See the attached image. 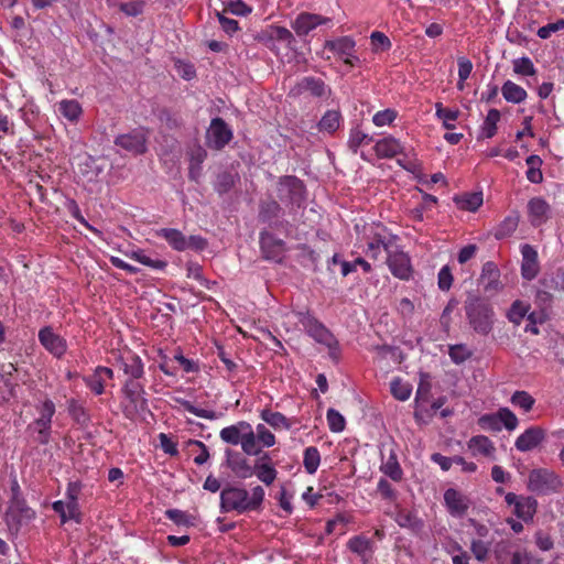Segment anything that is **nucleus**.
I'll return each mask as SVG.
<instances>
[{
  "instance_id": "5fc2aeb1",
  "label": "nucleus",
  "mask_w": 564,
  "mask_h": 564,
  "mask_svg": "<svg viewBox=\"0 0 564 564\" xmlns=\"http://www.w3.org/2000/svg\"><path fill=\"white\" fill-rule=\"evenodd\" d=\"M498 564H531L532 556L527 551H514L511 553L510 560L503 558L501 555L497 557Z\"/></svg>"
},
{
  "instance_id": "dca6fc26",
  "label": "nucleus",
  "mask_w": 564,
  "mask_h": 564,
  "mask_svg": "<svg viewBox=\"0 0 564 564\" xmlns=\"http://www.w3.org/2000/svg\"><path fill=\"white\" fill-rule=\"evenodd\" d=\"M387 264L390 272L400 280H409L412 275L410 257L403 251H389Z\"/></svg>"
},
{
  "instance_id": "e433bc0d",
  "label": "nucleus",
  "mask_w": 564,
  "mask_h": 564,
  "mask_svg": "<svg viewBox=\"0 0 564 564\" xmlns=\"http://www.w3.org/2000/svg\"><path fill=\"white\" fill-rule=\"evenodd\" d=\"M321 464V454L315 446H308L303 454V465L307 474L314 475Z\"/></svg>"
},
{
  "instance_id": "72a5a7b5",
  "label": "nucleus",
  "mask_w": 564,
  "mask_h": 564,
  "mask_svg": "<svg viewBox=\"0 0 564 564\" xmlns=\"http://www.w3.org/2000/svg\"><path fill=\"white\" fill-rule=\"evenodd\" d=\"M500 120V112L497 109H490L480 126V138L490 139L497 132V124Z\"/></svg>"
},
{
  "instance_id": "ddd939ff",
  "label": "nucleus",
  "mask_w": 564,
  "mask_h": 564,
  "mask_svg": "<svg viewBox=\"0 0 564 564\" xmlns=\"http://www.w3.org/2000/svg\"><path fill=\"white\" fill-rule=\"evenodd\" d=\"M329 18L319 14L302 12L291 21V28L297 36H305L319 25L328 24Z\"/></svg>"
},
{
  "instance_id": "39448f33",
  "label": "nucleus",
  "mask_w": 564,
  "mask_h": 564,
  "mask_svg": "<svg viewBox=\"0 0 564 564\" xmlns=\"http://www.w3.org/2000/svg\"><path fill=\"white\" fill-rule=\"evenodd\" d=\"M35 516V511L26 505L25 500L14 495L10 500L4 520L9 530L18 531L22 525L34 520Z\"/></svg>"
},
{
  "instance_id": "37998d69",
  "label": "nucleus",
  "mask_w": 564,
  "mask_h": 564,
  "mask_svg": "<svg viewBox=\"0 0 564 564\" xmlns=\"http://www.w3.org/2000/svg\"><path fill=\"white\" fill-rule=\"evenodd\" d=\"M253 432L256 436V444L261 449L263 447H272L275 444L274 434L264 424H258Z\"/></svg>"
},
{
  "instance_id": "2f4dec72",
  "label": "nucleus",
  "mask_w": 564,
  "mask_h": 564,
  "mask_svg": "<svg viewBox=\"0 0 564 564\" xmlns=\"http://www.w3.org/2000/svg\"><path fill=\"white\" fill-rule=\"evenodd\" d=\"M58 112L68 121L76 122L83 113L80 104L74 99H64L57 105Z\"/></svg>"
},
{
  "instance_id": "49530a36",
  "label": "nucleus",
  "mask_w": 564,
  "mask_h": 564,
  "mask_svg": "<svg viewBox=\"0 0 564 564\" xmlns=\"http://www.w3.org/2000/svg\"><path fill=\"white\" fill-rule=\"evenodd\" d=\"M499 271L496 265L491 262H487L482 267V280L488 279L486 282L485 290H496L499 286L498 282Z\"/></svg>"
},
{
  "instance_id": "cd10ccee",
  "label": "nucleus",
  "mask_w": 564,
  "mask_h": 564,
  "mask_svg": "<svg viewBox=\"0 0 564 564\" xmlns=\"http://www.w3.org/2000/svg\"><path fill=\"white\" fill-rule=\"evenodd\" d=\"M467 446L473 456L492 457L496 452L494 443L485 435L473 436Z\"/></svg>"
},
{
  "instance_id": "ea45409f",
  "label": "nucleus",
  "mask_w": 564,
  "mask_h": 564,
  "mask_svg": "<svg viewBox=\"0 0 564 564\" xmlns=\"http://www.w3.org/2000/svg\"><path fill=\"white\" fill-rule=\"evenodd\" d=\"M254 475L261 482L270 486L276 479L278 471L271 464L258 462L254 465Z\"/></svg>"
},
{
  "instance_id": "473e14b6",
  "label": "nucleus",
  "mask_w": 564,
  "mask_h": 564,
  "mask_svg": "<svg viewBox=\"0 0 564 564\" xmlns=\"http://www.w3.org/2000/svg\"><path fill=\"white\" fill-rule=\"evenodd\" d=\"M501 94L508 102L520 104L525 100L527 91L518 84L507 80L501 87Z\"/></svg>"
},
{
  "instance_id": "9b49d317",
  "label": "nucleus",
  "mask_w": 564,
  "mask_h": 564,
  "mask_svg": "<svg viewBox=\"0 0 564 564\" xmlns=\"http://www.w3.org/2000/svg\"><path fill=\"white\" fill-rule=\"evenodd\" d=\"M232 139V130L221 118H214L206 132V144L210 149L220 150Z\"/></svg>"
},
{
  "instance_id": "bb28decb",
  "label": "nucleus",
  "mask_w": 564,
  "mask_h": 564,
  "mask_svg": "<svg viewBox=\"0 0 564 564\" xmlns=\"http://www.w3.org/2000/svg\"><path fill=\"white\" fill-rule=\"evenodd\" d=\"M155 236L161 237L176 251H184L188 249L187 238L174 228H161L155 230Z\"/></svg>"
},
{
  "instance_id": "c03bdc74",
  "label": "nucleus",
  "mask_w": 564,
  "mask_h": 564,
  "mask_svg": "<svg viewBox=\"0 0 564 564\" xmlns=\"http://www.w3.org/2000/svg\"><path fill=\"white\" fill-rule=\"evenodd\" d=\"M122 368L126 375L138 379L143 375V364L139 356L131 355L126 360L122 361Z\"/></svg>"
},
{
  "instance_id": "aec40b11",
  "label": "nucleus",
  "mask_w": 564,
  "mask_h": 564,
  "mask_svg": "<svg viewBox=\"0 0 564 564\" xmlns=\"http://www.w3.org/2000/svg\"><path fill=\"white\" fill-rule=\"evenodd\" d=\"M326 47L336 53L345 64L354 66L358 62L355 55V41L348 36L326 43Z\"/></svg>"
},
{
  "instance_id": "680f3d73",
  "label": "nucleus",
  "mask_w": 564,
  "mask_h": 564,
  "mask_svg": "<svg viewBox=\"0 0 564 564\" xmlns=\"http://www.w3.org/2000/svg\"><path fill=\"white\" fill-rule=\"evenodd\" d=\"M370 40L376 51H388L391 47L389 37L382 32H372Z\"/></svg>"
},
{
  "instance_id": "f257e3e1",
  "label": "nucleus",
  "mask_w": 564,
  "mask_h": 564,
  "mask_svg": "<svg viewBox=\"0 0 564 564\" xmlns=\"http://www.w3.org/2000/svg\"><path fill=\"white\" fill-rule=\"evenodd\" d=\"M264 495L261 486L253 487L250 492L240 487H227L220 492V510L238 513L258 510L264 500Z\"/></svg>"
},
{
  "instance_id": "8fccbe9b",
  "label": "nucleus",
  "mask_w": 564,
  "mask_h": 564,
  "mask_svg": "<svg viewBox=\"0 0 564 564\" xmlns=\"http://www.w3.org/2000/svg\"><path fill=\"white\" fill-rule=\"evenodd\" d=\"M348 547L351 552L364 556L370 551V541L365 536L357 535L348 541Z\"/></svg>"
},
{
  "instance_id": "7ed1b4c3",
  "label": "nucleus",
  "mask_w": 564,
  "mask_h": 564,
  "mask_svg": "<svg viewBox=\"0 0 564 564\" xmlns=\"http://www.w3.org/2000/svg\"><path fill=\"white\" fill-rule=\"evenodd\" d=\"M219 437L223 442L230 445L240 444L241 449L247 455L257 456L261 453V448L256 444L253 429L246 421L224 427L219 433Z\"/></svg>"
},
{
  "instance_id": "6e6d98bb",
  "label": "nucleus",
  "mask_w": 564,
  "mask_h": 564,
  "mask_svg": "<svg viewBox=\"0 0 564 564\" xmlns=\"http://www.w3.org/2000/svg\"><path fill=\"white\" fill-rule=\"evenodd\" d=\"M398 113L393 109H384L378 111L372 117V122L377 127L390 126L397 118Z\"/></svg>"
},
{
  "instance_id": "052dcab7",
  "label": "nucleus",
  "mask_w": 564,
  "mask_h": 564,
  "mask_svg": "<svg viewBox=\"0 0 564 564\" xmlns=\"http://www.w3.org/2000/svg\"><path fill=\"white\" fill-rule=\"evenodd\" d=\"M448 354L455 364H462L470 357V351L465 345L451 346Z\"/></svg>"
},
{
  "instance_id": "7c9ffc66",
  "label": "nucleus",
  "mask_w": 564,
  "mask_h": 564,
  "mask_svg": "<svg viewBox=\"0 0 564 564\" xmlns=\"http://www.w3.org/2000/svg\"><path fill=\"white\" fill-rule=\"evenodd\" d=\"M206 151L200 147H194L189 152V177L198 181L202 175V163L206 159Z\"/></svg>"
},
{
  "instance_id": "e2e57ef3",
  "label": "nucleus",
  "mask_w": 564,
  "mask_h": 564,
  "mask_svg": "<svg viewBox=\"0 0 564 564\" xmlns=\"http://www.w3.org/2000/svg\"><path fill=\"white\" fill-rule=\"evenodd\" d=\"M564 30V19H560L556 22L549 23L538 30V36L540 39H549L553 33Z\"/></svg>"
},
{
  "instance_id": "0e129e2a",
  "label": "nucleus",
  "mask_w": 564,
  "mask_h": 564,
  "mask_svg": "<svg viewBox=\"0 0 564 564\" xmlns=\"http://www.w3.org/2000/svg\"><path fill=\"white\" fill-rule=\"evenodd\" d=\"M165 516L167 519L173 521L177 525H189L192 524V521L189 519V516L178 509H169L165 512Z\"/></svg>"
},
{
  "instance_id": "3c124183",
  "label": "nucleus",
  "mask_w": 564,
  "mask_h": 564,
  "mask_svg": "<svg viewBox=\"0 0 564 564\" xmlns=\"http://www.w3.org/2000/svg\"><path fill=\"white\" fill-rule=\"evenodd\" d=\"M302 87L317 97H322L327 93V87L323 80L313 77H306L302 80Z\"/></svg>"
},
{
  "instance_id": "4468645a",
  "label": "nucleus",
  "mask_w": 564,
  "mask_h": 564,
  "mask_svg": "<svg viewBox=\"0 0 564 564\" xmlns=\"http://www.w3.org/2000/svg\"><path fill=\"white\" fill-rule=\"evenodd\" d=\"M279 196L282 200L299 205L304 197V185L294 176H285L279 183Z\"/></svg>"
},
{
  "instance_id": "09e8293b",
  "label": "nucleus",
  "mask_w": 564,
  "mask_h": 564,
  "mask_svg": "<svg viewBox=\"0 0 564 564\" xmlns=\"http://www.w3.org/2000/svg\"><path fill=\"white\" fill-rule=\"evenodd\" d=\"M329 430L334 433L343 432L345 429V417L336 410L328 409L326 414Z\"/></svg>"
},
{
  "instance_id": "f704fd0d",
  "label": "nucleus",
  "mask_w": 564,
  "mask_h": 564,
  "mask_svg": "<svg viewBox=\"0 0 564 564\" xmlns=\"http://www.w3.org/2000/svg\"><path fill=\"white\" fill-rule=\"evenodd\" d=\"M124 395L133 403L134 408H143L145 399L143 398V390L135 381H127L123 387Z\"/></svg>"
},
{
  "instance_id": "a211bd4d",
  "label": "nucleus",
  "mask_w": 564,
  "mask_h": 564,
  "mask_svg": "<svg viewBox=\"0 0 564 564\" xmlns=\"http://www.w3.org/2000/svg\"><path fill=\"white\" fill-rule=\"evenodd\" d=\"M444 502L449 514L455 518L464 517L470 505L468 497L454 488L444 492Z\"/></svg>"
},
{
  "instance_id": "a878e982",
  "label": "nucleus",
  "mask_w": 564,
  "mask_h": 564,
  "mask_svg": "<svg viewBox=\"0 0 564 564\" xmlns=\"http://www.w3.org/2000/svg\"><path fill=\"white\" fill-rule=\"evenodd\" d=\"M261 250L267 259L280 261L284 252V242L275 239L270 234H261L260 237Z\"/></svg>"
},
{
  "instance_id": "864d4df0",
  "label": "nucleus",
  "mask_w": 564,
  "mask_h": 564,
  "mask_svg": "<svg viewBox=\"0 0 564 564\" xmlns=\"http://www.w3.org/2000/svg\"><path fill=\"white\" fill-rule=\"evenodd\" d=\"M513 72L522 76H531L535 74V68L529 57L516 58L513 62Z\"/></svg>"
},
{
  "instance_id": "6e6552de",
  "label": "nucleus",
  "mask_w": 564,
  "mask_h": 564,
  "mask_svg": "<svg viewBox=\"0 0 564 564\" xmlns=\"http://www.w3.org/2000/svg\"><path fill=\"white\" fill-rule=\"evenodd\" d=\"M376 154L382 159H391L398 155H403L399 159L398 163L406 170H412L415 164L411 161L410 152L402 145V143L392 135L384 137L378 140L375 144Z\"/></svg>"
},
{
  "instance_id": "774afa93",
  "label": "nucleus",
  "mask_w": 564,
  "mask_h": 564,
  "mask_svg": "<svg viewBox=\"0 0 564 564\" xmlns=\"http://www.w3.org/2000/svg\"><path fill=\"white\" fill-rule=\"evenodd\" d=\"M453 275L448 265H444L438 272V288L443 291L451 289Z\"/></svg>"
},
{
  "instance_id": "58836bf2",
  "label": "nucleus",
  "mask_w": 564,
  "mask_h": 564,
  "mask_svg": "<svg viewBox=\"0 0 564 564\" xmlns=\"http://www.w3.org/2000/svg\"><path fill=\"white\" fill-rule=\"evenodd\" d=\"M435 116L442 120L445 129H454V122L458 119L459 110L458 109H448L444 108L441 102L435 104Z\"/></svg>"
},
{
  "instance_id": "5701e85b",
  "label": "nucleus",
  "mask_w": 564,
  "mask_h": 564,
  "mask_svg": "<svg viewBox=\"0 0 564 564\" xmlns=\"http://www.w3.org/2000/svg\"><path fill=\"white\" fill-rule=\"evenodd\" d=\"M226 456L228 467L238 478L247 479L254 475V466H251L239 453L227 451Z\"/></svg>"
},
{
  "instance_id": "4be33fe9",
  "label": "nucleus",
  "mask_w": 564,
  "mask_h": 564,
  "mask_svg": "<svg viewBox=\"0 0 564 564\" xmlns=\"http://www.w3.org/2000/svg\"><path fill=\"white\" fill-rule=\"evenodd\" d=\"M113 378V371L104 366H98L90 376L84 378L86 386L97 395L105 392V384Z\"/></svg>"
},
{
  "instance_id": "c9c22d12",
  "label": "nucleus",
  "mask_w": 564,
  "mask_h": 564,
  "mask_svg": "<svg viewBox=\"0 0 564 564\" xmlns=\"http://www.w3.org/2000/svg\"><path fill=\"white\" fill-rule=\"evenodd\" d=\"M128 257L154 270H164L167 265L166 261L153 259L141 249L131 251Z\"/></svg>"
},
{
  "instance_id": "79ce46f5",
  "label": "nucleus",
  "mask_w": 564,
  "mask_h": 564,
  "mask_svg": "<svg viewBox=\"0 0 564 564\" xmlns=\"http://www.w3.org/2000/svg\"><path fill=\"white\" fill-rule=\"evenodd\" d=\"M340 113L337 110H328L318 122V129L324 132L333 133L340 126Z\"/></svg>"
},
{
  "instance_id": "20e7f679",
  "label": "nucleus",
  "mask_w": 564,
  "mask_h": 564,
  "mask_svg": "<svg viewBox=\"0 0 564 564\" xmlns=\"http://www.w3.org/2000/svg\"><path fill=\"white\" fill-rule=\"evenodd\" d=\"M365 236L367 239L366 253L372 259H378L382 250L389 253L395 241V236L390 234L387 228L381 225L367 227Z\"/></svg>"
},
{
  "instance_id": "338daca9",
  "label": "nucleus",
  "mask_w": 564,
  "mask_h": 564,
  "mask_svg": "<svg viewBox=\"0 0 564 564\" xmlns=\"http://www.w3.org/2000/svg\"><path fill=\"white\" fill-rule=\"evenodd\" d=\"M184 408L186 411L196 415L197 417H202V419H206V420H216L217 419L216 412L197 408L189 402H185Z\"/></svg>"
},
{
  "instance_id": "0eeeda50",
  "label": "nucleus",
  "mask_w": 564,
  "mask_h": 564,
  "mask_svg": "<svg viewBox=\"0 0 564 564\" xmlns=\"http://www.w3.org/2000/svg\"><path fill=\"white\" fill-rule=\"evenodd\" d=\"M478 425L485 431L499 432L505 427L514 431L519 425L517 415L508 408H500L496 413H486L478 419Z\"/></svg>"
},
{
  "instance_id": "13d9d810",
  "label": "nucleus",
  "mask_w": 564,
  "mask_h": 564,
  "mask_svg": "<svg viewBox=\"0 0 564 564\" xmlns=\"http://www.w3.org/2000/svg\"><path fill=\"white\" fill-rule=\"evenodd\" d=\"M39 419L52 422V417L55 413V404L52 400L45 399L43 402L36 404L35 406Z\"/></svg>"
},
{
  "instance_id": "f3484780",
  "label": "nucleus",
  "mask_w": 564,
  "mask_h": 564,
  "mask_svg": "<svg viewBox=\"0 0 564 564\" xmlns=\"http://www.w3.org/2000/svg\"><path fill=\"white\" fill-rule=\"evenodd\" d=\"M41 345L53 356L61 358L67 349L66 340L56 334L52 327H44L39 332Z\"/></svg>"
},
{
  "instance_id": "b1692460",
  "label": "nucleus",
  "mask_w": 564,
  "mask_h": 564,
  "mask_svg": "<svg viewBox=\"0 0 564 564\" xmlns=\"http://www.w3.org/2000/svg\"><path fill=\"white\" fill-rule=\"evenodd\" d=\"M522 264L521 273L527 280L534 279L539 273L538 252L530 245H523L521 247Z\"/></svg>"
},
{
  "instance_id": "9d476101",
  "label": "nucleus",
  "mask_w": 564,
  "mask_h": 564,
  "mask_svg": "<svg viewBox=\"0 0 564 564\" xmlns=\"http://www.w3.org/2000/svg\"><path fill=\"white\" fill-rule=\"evenodd\" d=\"M257 40L263 43L270 50H275L276 44H284L286 47L292 48L295 44L293 33L280 25H269L257 35Z\"/></svg>"
},
{
  "instance_id": "de8ad7c7",
  "label": "nucleus",
  "mask_w": 564,
  "mask_h": 564,
  "mask_svg": "<svg viewBox=\"0 0 564 564\" xmlns=\"http://www.w3.org/2000/svg\"><path fill=\"white\" fill-rule=\"evenodd\" d=\"M511 403L523 410L524 412H529L534 405V399L527 391H517L511 397Z\"/></svg>"
},
{
  "instance_id": "4d7b16f0",
  "label": "nucleus",
  "mask_w": 564,
  "mask_h": 564,
  "mask_svg": "<svg viewBox=\"0 0 564 564\" xmlns=\"http://www.w3.org/2000/svg\"><path fill=\"white\" fill-rule=\"evenodd\" d=\"M381 470L394 481H399L402 478V469L394 457H389L381 466Z\"/></svg>"
},
{
  "instance_id": "69168bd1",
  "label": "nucleus",
  "mask_w": 564,
  "mask_h": 564,
  "mask_svg": "<svg viewBox=\"0 0 564 564\" xmlns=\"http://www.w3.org/2000/svg\"><path fill=\"white\" fill-rule=\"evenodd\" d=\"M370 141L371 138L364 133L361 130L355 129L350 132L349 147L354 150V152H356L361 144L368 143Z\"/></svg>"
},
{
  "instance_id": "6ab92c4d",
  "label": "nucleus",
  "mask_w": 564,
  "mask_h": 564,
  "mask_svg": "<svg viewBox=\"0 0 564 564\" xmlns=\"http://www.w3.org/2000/svg\"><path fill=\"white\" fill-rule=\"evenodd\" d=\"M551 217V206L542 197H533L528 202V218L532 226L539 227Z\"/></svg>"
},
{
  "instance_id": "412c9836",
  "label": "nucleus",
  "mask_w": 564,
  "mask_h": 564,
  "mask_svg": "<svg viewBox=\"0 0 564 564\" xmlns=\"http://www.w3.org/2000/svg\"><path fill=\"white\" fill-rule=\"evenodd\" d=\"M116 145L134 154H140L145 151V134L141 130L121 134L115 141Z\"/></svg>"
},
{
  "instance_id": "423d86ee",
  "label": "nucleus",
  "mask_w": 564,
  "mask_h": 564,
  "mask_svg": "<svg viewBox=\"0 0 564 564\" xmlns=\"http://www.w3.org/2000/svg\"><path fill=\"white\" fill-rule=\"evenodd\" d=\"M562 487L560 476L546 468L533 469L529 474L528 488L540 495L556 492Z\"/></svg>"
},
{
  "instance_id": "2eb2a0df",
  "label": "nucleus",
  "mask_w": 564,
  "mask_h": 564,
  "mask_svg": "<svg viewBox=\"0 0 564 564\" xmlns=\"http://www.w3.org/2000/svg\"><path fill=\"white\" fill-rule=\"evenodd\" d=\"M546 432L541 426H530L521 433L516 442L514 447L521 453H527L539 447L545 440Z\"/></svg>"
},
{
  "instance_id": "a19ab883",
  "label": "nucleus",
  "mask_w": 564,
  "mask_h": 564,
  "mask_svg": "<svg viewBox=\"0 0 564 564\" xmlns=\"http://www.w3.org/2000/svg\"><path fill=\"white\" fill-rule=\"evenodd\" d=\"M519 224V215L518 214H511L507 216L496 228L495 230V237L497 239H502L506 237H509L511 234H513L518 227Z\"/></svg>"
},
{
  "instance_id": "1a4fd4ad",
  "label": "nucleus",
  "mask_w": 564,
  "mask_h": 564,
  "mask_svg": "<svg viewBox=\"0 0 564 564\" xmlns=\"http://www.w3.org/2000/svg\"><path fill=\"white\" fill-rule=\"evenodd\" d=\"M467 317L473 329L481 335H487L492 329L494 312L482 302L475 301L466 308Z\"/></svg>"
},
{
  "instance_id": "bf43d9fd",
  "label": "nucleus",
  "mask_w": 564,
  "mask_h": 564,
  "mask_svg": "<svg viewBox=\"0 0 564 564\" xmlns=\"http://www.w3.org/2000/svg\"><path fill=\"white\" fill-rule=\"evenodd\" d=\"M470 551L478 562H485L488 557L489 546L481 540H473Z\"/></svg>"
},
{
  "instance_id": "c756f323",
  "label": "nucleus",
  "mask_w": 564,
  "mask_h": 564,
  "mask_svg": "<svg viewBox=\"0 0 564 564\" xmlns=\"http://www.w3.org/2000/svg\"><path fill=\"white\" fill-rule=\"evenodd\" d=\"M260 417L274 430H290L292 427L291 421L280 412L263 409Z\"/></svg>"
},
{
  "instance_id": "f8f14e48",
  "label": "nucleus",
  "mask_w": 564,
  "mask_h": 564,
  "mask_svg": "<svg viewBox=\"0 0 564 564\" xmlns=\"http://www.w3.org/2000/svg\"><path fill=\"white\" fill-rule=\"evenodd\" d=\"M505 501L508 506H513L514 514L525 522L531 521L536 512L538 502L532 497L508 492L505 496Z\"/></svg>"
},
{
  "instance_id": "a18cd8bd",
  "label": "nucleus",
  "mask_w": 564,
  "mask_h": 564,
  "mask_svg": "<svg viewBox=\"0 0 564 564\" xmlns=\"http://www.w3.org/2000/svg\"><path fill=\"white\" fill-rule=\"evenodd\" d=\"M392 395L399 401H406L412 393V386L399 378H395L390 383Z\"/></svg>"
},
{
  "instance_id": "f03ea898",
  "label": "nucleus",
  "mask_w": 564,
  "mask_h": 564,
  "mask_svg": "<svg viewBox=\"0 0 564 564\" xmlns=\"http://www.w3.org/2000/svg\"><path fill=\"white\" fill-rule=\"evenodd\" d=\"M284 327L286 332L291 330V324L300 323L307 334L317 343L324 345L329 349V354L333 358L336 357L337 352V340L333 334L322 325L314 316L308 312H290L284 316Z\"/></svg>"
},
{
  "instance_id": "393cba45",
  "label": "nucleus",
  "mask_w": 564,
  "mask_h": 564,
  "mask_svg": "<svg viewBox=\"0 0 564 564\" xmlns=\"http://www.w3.org/2000/svg\"><path fill=\"white\" fill-rule=\"evenodd\" d=\"M52 508L59 514L62 523H66L69 520H74L77 523L82 521L78 501L57 500L52 503Z\"/></svg>"
},
{
  "instance_id": "603ef678",
  "label": "nucleus",
  "mask_w": 564,
  "mask_h": 564,
  "mask_svg": "<svg viewBox=\"0 0 564 564\" xmlns=\"http://www.w3.org/2000/svg\"><path fill=\"white\" fill-rule=\"evenodd\" d=\"M529 310V305L521 302L516 301L512 306L510 307L508 312V318L511 323L519 325L523 317L525 316L527 312Z\"/></svg>"
},
{
  "instance_id": "c85d7f7f",
  "label": "nucleus",
  "mask_w": 564,
  "mask_h": 564,
  "mask_svg": "<svg viewBox=\"0 0 564 564\" xmlns=\"http://www.w3.org/2000/svg\"><path fill=\"white\" fill-rule=\"evenodd\" d=\"M457 207L462 210L476 212L484 203L482 193H465L454 198Z\"/></svg>"
},
{
  "instance_id": "4c0bfd02",
  "label": "nucleus",
  "mask_w": 564,
  "mask_h": 564,
  "mask_svg": "<svg viewBox=\"0 0 564 564\" xmlns=\"http://www.w3.org/2000/svg\"><path fill=\"white\" fill-rule=\"evenodd\" d=\"M52 422H47L41 419H35L30 425L29 430L36 433L35 440L41 444H47L51 436Z\"/></svg>"
}]
</instances>
